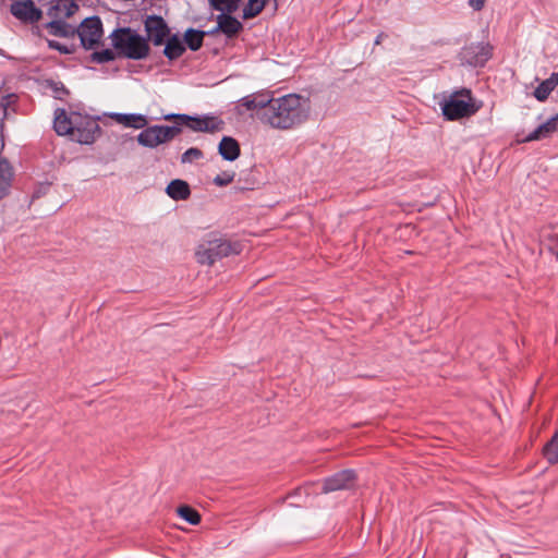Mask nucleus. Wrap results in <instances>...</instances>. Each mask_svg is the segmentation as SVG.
I'll return each mask as SVG.
<instances>
[{"label":"nucleus","mask_w":558,"mask_h":558,"mask_svg":"<svg viewBox=\"0 0 558 558\" xmlns=\"http://www.w3.org/2000/svg\"><path fill=\"white\" fill-rule=\"evenodd\" d=\"M241 106L255 112L263 123L276 130H292L310 117L311 101L298 94L269 98L267 94H251L240 99Z\"/></svg>","instance_id":"1"},{"label":"nucleus","mask_w":558,"mask_h":558,"mask_svg":"<svg viewBox=\"0 0 558 558\" xmlns=\"http://www.w3.org/2000/svg\"><path fill=\"white\" fill-rule=\"evenodd\" d=\"M110 39L113 48L124 58L143 60L149 54L147 39L130 27L114 29L110 34Z\"/></svg>","instance_id":"2"},{"label":"nucleus","mask_w":558,"mask_h":558,"mask_svg":"<svg viewBox=\"0 0 558 558\" xmlns=\"http://www.w3.org/2000/svg\"><path fill=\"white\" fill-rule=\"evenodd\" d=\"M240 244L226 239H214L201 244L196 251L201 264L213 265L217 259L240 253Z\"/></svg>","instance_id":"3"},{"label":"nucleus","mask_w":558,"mask_h":558,"mask_svg":"<svg viewBox=\"0 0 558 558\" xmlns=\"http://www.w3.org/2000/svg\"><path fill=\"white\" fill-rule=\"evenodd\" d=\"M471 92L461 89L449 96L441 105L442 114L447 120L453 121L475 112L471 105Z\"/></svg>","instance_id":"4"},{"label":"nucleus","mask_w":558,"mask_h":558,"mask_svg":"<svg viewBox=\"0 0 558 558\" xmlns=\"http://www.w3.org/2000/svg\"><path fill=\"white\" fill-rule=\"evenodd\" d=\"M181 133V128L178 125H151L144 128L137 135L140 145L148 148H155L174 138Z\"/></svg>","instance_id":"5"},{"label":"nucleus","mask_w":558,"mask_h":558,"mask_svg":"<svg viewBox=\"0 0 558 558\" xmlns=\"http://www.w3.org/2000/svg\"><path fill=\"white\" fill-rule=\"evenodd\" d=\"M77 34L85 49H94L104 35L100 17L96 15L86 17L77 28Z\"/></svg>","instance_id":"6"},{"label":"nucleus","mask_w":558,"mask_h":558,"mask_svg":"<svg viewBox=\"0 0 558 558\" xmlns=\"http://www.w3.org/2000/svg\"><path fill=\"white\" fill-rule=\"evenodd\" d=\"M180 122L185 124L190 130L194 132H205L214 134L220 132L225 128V122L217 116L204 114V116H180Z\"/></svg>","instance_id":"7"},{"label":"nucleus","mask_w":558,"mask_h":558,"mask_svg":"<svg viewBox=\"0 0 558 558\" xmlns=\"http://www.w3.org/2000/svg\"><path fill=\"white\" fill-rule=\"evenodd\" d=\"M144 28L146 32L145 37L147 41H151L155 46L165 44L166 38L169 37L171 31L167 22L160 15H147L144 20Z\"/></svg>","instance_id":"8"},{"label":"nucleus","mask_w":558,"mask_h":558,"mask_svg":"<svg viewBox=\"0 0 558 558\" xmlns=\"http://www.w3.org/2000/svg\"><path fill=\"white\" fill-rule=\"evenodd\" d=\"M490 58V47L485 44H472L464 47L460 53L463 64L471 66H483Z\"/></svg>","instance_id":"9"},{"label":"nucleus","mask_w":558,"mask_h":558,"mask_svg":"<svg viewBox=\"0 0 558 558\" xmlns=\"http://www.w3.org/2000/svg\"><path fill=\"white\" fill-rule=\"evenodd\" d=\"M11 14L24 23H36L41 16L43 12L38 9L33 0H19L14 1L10 7Z\"/></svg>","instance_id":"10"},{"label":"nucleus","mask_w":558,"mask_h":558,"mask_svg":"<svg viewBox=\"0 0 558 558\" xmlns=\"http://www.w3.org/2000/svg\"><path fill=\"white\" fill-rule=\"evenodd\" d=\"M99 134L100 128L96 120L82 118L77 121L71 137L81 144H93Z\"/></svg>","instance_id":"11"},{"label":"nucleus","mask_w":558,"mask_h":558,"mask_svg":"<svg viewBox=\"0 0 558 558\" xmlns=\"http://www.w3.org/2000/svg\"><path fill=\"white\" fill-rule=\"evenodd\" d=\"M78 120H82V116L78 113H72L69 116L64 109H57L54 112L53 128L58 135H70L72 136L75 125Z\"/></svg>","instance_id":"12"},{"label":"nucleus","mask_w":558,"mask_h":558,"mask_svg":"<svg viewBox=\"0 0 558 558\" xmlns=\"http://www.w3.org/2000/svg\"><path fill=\"white\" fill-rule=\"evenodd\" d=\"M355 473L353 470H343L325 480L323 493H330L350 488L354 483Z\"/></svg>","instance_id":"13"},{"label":"nucleus","mask_w":558,"mask_h":558,"mask_svg":"<svg viewBox=\"0 0 558 558\" xmlns=\"http://www.w3.org/2000/svg\"><path fill=\"white\" fill-rule=\"evenodd\" d=\"M14 181V169L11 163L5 159H0V201L4 199L11 194Z\"/></svg>","instance_id":"14"},{"label":"nucleus","mask_w":558,"mask_h":558,"mask_svg":"<svg viewBox=\"0 0 558 558\" xmlns=\"http://www.w3.org/2000/svg\"><path fill=\"white\" fill-rule=\"evenodd\" d=\"M242 28V23L231 13H221L217 16L216 31H220L229 38L235 36Z\"/></svg>","instance_id":"15"},{"label":"nucleus","mask_w":558,"mask_h":558,"mask_svg":"<svg viewBox=\"0 0 558 558\" xmlns=\"http://www.w3.org/2000/svg\"><path fill=\"white\" fill-rule=\"evenodd\" d=\"M163 45V56L169 61L179 59L186 50L183 38H181L179 34L170 33Z\"/></svg>","instance_id":"16"},{"label":"nucleus","mask_w":558,"mask_h":558,"mask_svg":"<svg viewBox=\"0 0 558 558\" xmlns=\"http://www.w3.org/2000/svg\"><path fill=\"white\" fill-rule=\"evenodd\" d=\"M109 117L125 128L144 129L148 124L146 116L141 113L112 112Z\"/></svg>","instance_id":"17"},{"label":"nucleus","mask_w":558,"mask_h":558,"mask_svg":"<svg viewBox=\"0 0 558 558\" xmlns=\"http://www.w3.org/2000/svg\"><path fill=\"white\" fill-rule=\"evenodd\" d=\"M558 129V114L551 117L546 122L538 125L533 132H531L524 140V142L539 141L548 137Z\"/></svg>","instance_id":"18"},{"label":"nucleus","mask_w":558,"mask_h":558,"mask_svg":"<svg viewBox=\"0 0 558 558\" xmlns=\"http://www.w3.org/2000/svg\"><path fill=\"white\" fill-rule=\"evenodd\" d=\"M77 9L78 5L73 0H57V2L48 9L47 15L51 19H58L61 15L70 17Z\"/></svg>","instance_id":"19"},{"label":"nucleus","mask_w":558,"mask_h":558,"mask_svg":"<svg viewBox=\"0 0 558 558\" xmlns=\"http://www.w3.org/2000/svg\"><path fill=\"white\" fill-rule=\"evenodd\" d=\"M219 155L228 161H234L240 156V146L236 140L223 136L218 145Z\"/></svg>","instance_id":"20"},{"label":"nucleus","mask_w":558,"mask_h":558,"mask_svg":"<svg viewBox=\"0 0 558 558\" xmlns=\"http://www.w3.org/2000/svg\"><path fill=\"white\" fill-rule=\"evenodd\" d=\"M166 193L173 201H185L190 197L191 190L186 181L174 179L167 185Z\"/></svg>","instance_id":"21"},{"label":"nucleus","mask_w":558,"mask_h":558,"mask_svg":"<svg viewBox=\"0 0 558 558\" xmlns=\"http://www.w3.org/2000/svg\"><path fill=\"white\" fill-rule=\"evenodd\" d=\"M558 85V73L554 72L548 78L543 81L534 90V96L537 100L544 101L548 98L549 94Z\"/></svg>","instance_id":"22"},{"label":"nucleus","mask_w":558,"mask_h":558,"mask_svg":"<svg viewBox=\"0 0 558 558\" xmlns=\"http://www.w3.org/2000/svg\"><path fill=\"white\" fill-rule=\"evenodd\" d=\"M46 28L50 35L57 37H70L74 34L72 26L63 20H60V17L52 19V21L48 22Z\"/></svg>","instance_id":"23"},{"label":"nucleus","mask_w":558,"mask_h":558,"mask_svg":"<svg viewBox=\"0 0 558 558\" xmlns=\"http://www.w3.org/2000/svg\"><path fill=\"white\" fill-rule=\"evenodd\" d=\"M205 35L204 31L187 28L183 36L185 48L189 47L192 51H197L203 46Z\"/></svg>","instance_id":"24"},{"label":"nucleus","mask_w":558,"mask_h":558,"mask_svg":"<svg viewBox=\"0 0 558 558\" xmlns=\"http://www.w3.org/2000/svg\"><path fill=\"white\" fill-rule=\"evenodd\" d=\"M268 0H248V3L243 9V19L248 20L258 15L265 8ZM277 0H274V9L277 10Z\"/></svg>","instance_id":"25"},{"label":"nucleus","mask_w":558,"mask_h":558,"mask_svg":"<svg viewBox=\"0 0 558 558\" xmlns=\"http://www.w3.org/2000/svg\"><path fill=\"white\" fill-rule=\"evenodd\" d=\"M544 457L551 464L558 462V430L544 447Z\"/></svg>","instance_id":"26"},{"label":"nucleus","mask_w":558,"mask_h":558,"mask_svg":"<svg viewBox=\"0 0 558 558\" xmlns=\"http://www.w3.org/2000/svg\"><path fill=\"white\" fill-rule=\"evenodd\" d=\"M240 0H210V4L221 13H233L239 8Z\"/></svg>","instance_id":"27"},{"label":"nucleus","mask_w":558,"mask_h":558,"mask_svg":"<svg viewBox=\"0 0 558 558\" xmlns=\"http://www.w3.org/2000/svg\"><path fill=\"white\" fill-rule=\"evenodd\" d=\"M178 514L192 525L201 522V514L190 506H181L177 510Z\"/></svg>","instance_id":"28"},{"label":"nucleus","mask_w":558,"mask_h":558,"mask_svg":"<svg viewBox=\"0 0 558 558\" xmlns=\"http://www.w3.org/2000/svg\"><path fill=\"white\" fill-rule=\"evenodd\" d=\"M117 54L111 49H104L101 51H94L90 54V61L97 64H104L107 62H111L116 59Z\"/></svg>","instance_id":"29"},{"label":"nucleus","mask_w":558,"mask_h":558,"mask_svg":"<svg viewBox=\"0 0 558 558\" xmlns=\"http://www.w3.org/2000/svg\"><path fill=\"white\" fill-rule=\"evenodd\" d=\"M204 157V154L201 149L196 147H191L185 150L181 156L182 163H192L195 160H199Z\"/></svg>","instance_id":"30"},{"label":"nucleus","mask_w":558,"mask_h":558,"mask_svg":"<svg viewBox=\"0 0 558 558\" xmlns=\"http://www.w3.org/2000/svg\"><path fill=\"white\" fill-rule=\"evenodd\" d=\"M234 177H235L234 172L225 171L214 178V183L217 186H227L228 184H230L233 181Z\"/></svg>","instance_id":"31"},{"label":"nucleus","mask_w":558,"mask_h":558,"mask_svg":"<svg viewBox=\"0 0 558 558\" xmlns=\"http://www.w3.org/2000/svg\"><path fill=\"white\" fill-rule=\"evenodd\" d=\"M47 44H48V47L50 49H53V50H57L61 53H64V54H69L72 52L71 49H69L65 45L59 43V41H56V40H47Z\"/></svg>","instance_id":"32"},{"label":"nucleus","mask_w":558,"mask_h":558,"mask_svg":"<svg viewBox=\"0 0 558 558\" xmlns=\"http://www.w3.org/2000/svg\"><path fill=\"white\" fill-rule=\"evenodd\" d=\"M49 85L57 94H59L60 92H62L63 94H68V90L61 82H51Z\"/></svg>","instance_id":"33"},{"label":"nucleus","mask_w":558,"mask_h":558,"mask_svg":"<svg viewBox=\"0 0 558 558\" xmlns=\"http://www.w3.org/2000/svg\"><path fill=\"white\" fill-rule=\"evenodd\" d=\"M485 4V0H469V5L474 10V11H480L483 9Z\"/></svg>","instance_id":"34"},{"label":"nucleus","mask_w":558,"mask_h":558,"mask_svg":"<svg viewBox=\"0 0 558 558\" xmlns=\"http://www.w3.org/2000/svg\"><path fill=\"white\" fill-rule=\"evenodd\" d=\"M180 116H186V114L185 113H169V114H166L163 118H165V120L177 119L180 121Z\"/></svg>","instance_id":"35"},{"label":"nucleus","mask_w":558,"mask_h":558,"mask_svg":"<svg viewBox=\"0 0 558 558\" xmlns=\"http://www.w3.org/2000/svg\"><path fill=\"white\" fill-rule=\"evenodd\" d=\"M219 31H216V27H214L213 29L208 31V32H205L206 35H214L216 33H218Z\"/></svg>","instance_id":"36"},{"label":"nucleus","mask_w":558,"mask_h":558,"mask_svg":"<svg viewBox=\"0 0 558 558\" xmlns=\"http://www.w3.org/2000/svg\"><path fill=\"white\" fill-rule=\"evenodd\" d=\"M556 259L558 260V252L556 253Z\"/></svg>","instance_id":"37"}]
</instances>
